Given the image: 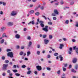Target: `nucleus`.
Listing matches in <instances>:
<instances>
[{
  "instance_id": "obj_1",
  "label": "nucleus",
  "mask_w": 78,
  "mask_h": 78,
  "mask_svg": "<svg viewBox=\"0 0 78 78\" xmlns=\"http://www.w3.org/2000/svg\"><path fill=\"white\" fill-rule=\"evenodd\" d=\"M8 66V64H4L3 65L2 70H7V67Z\"/></svg>"
},
{
  "instance_id": "obj_2",
  "label": "nucleus",
  "mask_w": 78,
  "mask_h": 78,
  "mask_svg": "<svg viewBox=\"0 0 78 78\" xmlns=\"http://www.w3.org/2000/svg\"><path fill=\"white\" fill-rule=\"evenodd\" d=\"M14 54L12 52H10L8 53L7 56H9L10 58H13V55Z\"/></svg>"
},
{
  "instance_id": "obj_3",
  "label": "nucleus",
  "mask_w": 78,
  "mask_h": 78,
  "mask_svg": "<svg viewBox=\"0 0 78 78\" xmlns=\"http://www.w3.org/2000/svg\"><path fill=\"white\" fill-rule=\"evenodd\" d=\"M14 24V23L12 22H9L7 23V25L9 27H12Z\"/></svg>"
},
{
  "instance_id": "obj_4",
  "label": "nucleus",
  "mask_w": 78,
  "mask_h": 78,
  "mask_svg": "<svg viewBox=\"0 0 78 78\" xmlns=\"http://www.w3.org/2000/svg\"><path fill=\"white\" fill-rule=\"evenodd\" d=\"M11 15L12 16H16V15H17V12H16V11H12L11 13Z\"/></svg>"
},
{
  "instance_id": "obj_5",
  "label": "nucleus",
  "mask_w": 78,
  "mask_h": 78,
  "mask_svg": "<svg viewBox=\"0 0 78 78\" xmlns=\"http://www.w3.org/2000/svg\"><path fill=\"white\" fill-rule=\"evenodd\" d=\"M36 68L38 71H40L42 70V67L41 66H36Z\"/></svg>"
},
{
  "instance_id": "obj_6",
  "label": "nucleus",
  "mask_w": 78,
  "mask_h": 78,
  "mask_svg": "<svg viewBox=\"0 0 78 78\" xmlns=\"http://www.w3.org/2000/svg\"><path fill=\"white\" fill-rule=\"evenodd\" d=\"M49 42V40H47V39H45L44 40V42L45 44H47Z\"/></svg>"
},
{
  "instance_id": "obj_7",
  "label": "nucleus",
  "mask_w": 78,
  "mask_h": 78,
  "mask_svg": "<svg viewBox=\"0 0 78 78\" xmlns=\"http://www.w3.org/2000/svg\"><path fill=\"white\" fill-rule=\"evenodd\" d=\"M15 37L16 39H19L20 37V35L19 34H16L15 35Z\"/></svg>"
},
{
  "instance_id": "obj_8",
  "label": "nucleus",
  "mask_w": 78,
  "mask_h": 78,
  "mask_svg": "<svg viewBox=\"0 0 78 78\" xmlns=\"http://www.w3.org/2000/svg\"><path fill=\"white\" fill-rule=\"evenodd\" d=\"M77 61V59H76V58H73L72 61L73 63H76Z\"/></svg>"
},
{
  "instance_id": "obj_9",
  "label": "nucleus",
  "mask_w": 78,
  "mask_h": 78,
  "mask_svg": "<svg viewBox=\"0 0 78 78\" xmlns=\"http://www.w3.org/2000/svg\"><path fill=\"white\" fill-rule=\"evenodd\" d=\"M31 55V52L30 51H28L27 52V56H29Z\"/></svg>"
},
{
  "instance_id": "obj_10",
  "label": "nucleus",
  "mask_w": 78,
  "mask_h": 78,
  "mask_svg": "<svg viewBox=\"0 0 78 78\" xmlns=\"http://www.w3.org/2000/svg\"><path fill=\"white\" fill-rule=\"evenodd\" d=\"M54 12L55 14H57V15L59 14L58 11V10L56 9L54 11Z\"/></svg>"
},
{
  "instance_id": "obj_11",
  "label": "nucleus",
  "mask_w": 78,
  "mask_h": 78,
  "mask_svg": "<svg viewBox=\"0 0 78 78\" xmlns=\"http://www.w3.org/2000/svg\"><path fill=\"white\" fill-rule=\"evenodd\" d=\"M31 45H32V42L31 41H29L28 43V47H30L31 46Z\"/></svg>"
},
{
  "instance_id": "obj_12",
  "label": "nucleus",
  "mask_w": 78,
  "mask_h": 78,
  "mask_svg": "<svg viewBox=\"0 0 78 78\" xmlns=\"http://www.w3.org/2000/svg\"><path fill=\"white\" fill-rule=\"evenodd\" d=\"M2 37H6V38H8L9 37L8 36L6 35V34H5V33L3 34Z\"/></svg>"
},
{
  "instance_id": "obj_13",
  "label": "nucleus",
  "mask_w": 78,
  "mask_h": 78,
  "mask_svg": "<svg viewBox=\"0 0 78 78\" xmlns=\"http://www.w3.org/2000/svg\"><path fill=\"white\" fill-rule=\"evenodd\" d=\"M60 47H59L60 49H62V47H64V44H60Z\"/></svg>"
},
{
  "instance_id": "obj_14",
  "label": "nucleus",
  "mask_w": 78,
  "mask_h": 78,
  "mask_svg": "<svg viewBox=\"0 0 78 78\" xmlns=\"http://www.w3.org/2000/svg\"><path fill=\"white\" fill-rule=\"evenodd\" d=\"M42 30L45 31V32H47L48 31V29L46 28H43L42 29Z\"/></svg>"
},
{
  "instance_id": "obj_15",
  "label": "nucleus",
  "mask_w": 78,
  "mask_h": 78,
  "mask_svg": "<svg viewBox=\"0 0 78 78\" xmlns=\"http://www.w3.org/2000/svg\"><path fill=\"white\" fill-rule=\"evenodd\" d=\"M5 29H6V28H5V27H2L1 28V30L2 31H4V30H5Z\"/></svg>"
},
{
  "instance_id": "obj_16",
  "label": "nucleus",
  "mask_w": 78,
  "mask_h": 78,
  "mask_svg": "<svg viewBox=\"0 0 78 78\" xmlns=\"http://www.w3.org/2000/svg\"><path fill=\"white\" fill-rule=\"evenodd\" d=\"M69 21L68 20H66L65 22L66 24H69Z\"/></svg>"
},
{
  "instance_id": "obj_17",
  "label": "nucleus",
  "mask_w": 78,
  "mask_h": 78,
  "mask_svg": "<svg viewBox=\"0 0 78 78\" xmlns=\"http://www.w3.org/2000/svg\"><path fill=\"white\" fill-rule=\"evenodd\" d=\"M53 37V36H52V35H49V38L50 39H52V38Z\"/></svg>"
},
{
  "instance_id": "obj_18",
  "label": "nucleus",
  "mask_w": 78,
  "mask_h": 78,
  "mask_svg": "<svg viewBox=\"0 0 78 78\" xmlns=\"http://www.w3.org/2000/svg\"><path fill=\"white\" fill-rule=\"evenodd\" d=\"M59 58H60V61H62V60H63V59L62 58V56L61 55H60L59 56Z\"/></svg>"
},
{
  "instance_id": "obj_19",
  "label": "nucleus",
  "mask_w": 78,
  "mask_h": 78,
  "mask_svg": "<svg viewBox=\"0 0 78 78\" xmlns=\"http://www.w3.org/2000/svg\"><path fill=\"white\" fill-rule=\"evenodd\" d=\"M15 76H20V74H19L18 73H16L15 74Z\"/></svg>"
},
{
  "instance_id": "obj_20",
  "label": "nucleus",
  "mask_w": 78,
  "mask_h": 78,
  "mask_svg": "<svg viewBox=\"0 0 78 78\" xmlns=\"http://www.w3.org/2000/svg\"><path fill=\"white\" fill-rule=\"evenodd\" d=\"M40 8L41 9L43 10V9H44V6H40Z\"/></svg>"
},
{
  "instance_id": "obj_21",
  "label": "nucleus",
  "mask_w": 78,
  "mask_h": 78,
  "mask_svg": "<svg viewBox=\"0 0 78 78\" xmlns=\"http://www.w3.org/2000/svg\"><path fill=\"white\" fill-rule=\"evenodd\" d=\"M75 27H78V22H76Z\"/></svg>"
},
{
  "instance_id": "obj_22",
  "label": "nucleus",
  "mask_w": 78,
  "mask_h": 78,
  "mask_svg": "<svg viewBox=\"0 0 78 78\" xmlns=\"http://www.w3.org/2000/svg\"><path fill=\"white\" fill-rule=\"evenodd\" d=\"M30 22H31V23L32 25L34 24V20H33L32 21H30Z\"/></svg>"
},
{
  "instance_id": "obj_23",
  "label": "nucleus",
  "mask_w": 78,
  "mask_h": 78,
  "mask_svg": "<svg viewBox=\"0 0 78 78\" xmlns=\"http://www.w3.org/2000/svg\"><path fill=\"white\" fill-rule=\"evenodd\" d=\"M71 72H73L74 73H76V71L75 70H74V69H71Z\"/></svg>"
},
{
  "instance_id": "obj_24",
  "label": "nucleus",
  "mask_w": 78,
  "mask_h": 78,
  "mask_svg": "<svg viewBox=\"0 0 78 78\" xmlns=\"http://www.w3.org/2000/svg\"><path fill=\"white\" fill-rule=\"evenodd\" d=\"M34 13V10H31L30 12V14H33Z\"/></svg>"
},
{
  "instance_id": "obj_25",
  "label": "nucleus",
  "mask_w": 78,
  "mask_h": 78,
  "mask_svg": "<svg viewBox=\"0 0 78 78\" xmlns=\"http://www.w3.org/2000/svg\"><path fill=\"white\" fill-rule=\"evenodd\" d=\"M40 25L41 27L42 28H44V24L43 23H41L40 24Z\"/></svg>"
},
{
  "instance_id": "obj_26",
  "label": "nucleus",
  "mask_w": 78,
  "mask_h": 78,
  "mask_svg": "<svg viewBox=\"0 0 78 78\" xmlns=\"http://www.w3.org/2000/svg\"><path fill=\"white\" fill-rule=\"evenodd\" d=\"M76 53H77V55H78V48H76Z\"/></svg>"
},
{
  "instance_id": "obj_27",
  "label": "nucleus",
  "mask_w": 78,
  "mask_h": 78,
  "mask_svg": "<svg viewBox=\"0 0 78 78\" xmlns=\"http://www.w3.org/2000/svg\"><path fill=\"white\" fill-rule=\"evenodd\" d=\"M5 63H6V64H8L9 62V60H6L5 61Z\"/></svg>"
},
{
  "instance_id": "obj_28",
  "label": "nucleus",
  "mask_w": 78,
  "mask_h": 78,
  "mask_svg": "<svg viewBox=\"0 0 78 78\" xmlns=\"http://www.w3.org/2000/svg\"><path fill=\"white\" fill-rule=\"evenodd\" d=\"M31 71H29L27 72V74H28V75H30V74L31 73Z\"/></svg>"
},
{
  "instance_id": "obj_29",
  "label": "nucleus",
  "mask_w": 78,
  "mask_h": 78,
  "mask_svg": "<svg viewBox=\"0 0 78 78\" xmlns=\"http://www.w3.org/2000/svg\"><path fill=\"white\" fill-rule=\"evenodd\" d=\"M27 39H28V40H31V37L30 36L27 37Z\"/></svg>"
},
{
  "instance_id": "obj_30",
  "label": "nucleus",
  "mask_w": 78,
  "mask_h": 78,
  "mask_svg": "<svg viewBox=\"0 0 78 78\" xmlns=\"http://www.w3.org/2000/svg\"><path fill=\"white\" fill-rule=\"evenodd\" d=\"M23 54V51L20 52V55L21 56Z\"/></svg>"
},
{
  "instance_id": "obj_31",
  "label": "nucleus",
  "mask_w": 78,
  "mask_h": 78,
  "mask_svg": "<svg viewBox=\"0 0 78 78\" xmlns=\"http://www.w3.org/2000/svg\"><path fill=\"white\" fill-rule=\"evenodd\" d=\"M12 71L14 72V73H16V72H17V70L16 69L13 70Z\"/></svg>"
},
{
  "instance_id": "obj_32",
  "label": "nucleus",
  "mask_w": 78,
  "mask_h": 78,
  "mask_svg": "<svg viewBox=\"0 0 78 78\" xmlns=\"http://www.w3.org/2000/svg\"><path fill=\"white\" fill-rule=\"evenodd\" d=\"M37 55H40V51H37Z\"/></svg>"
},
{
  "instance_id": "obj_33",
  "label": "nucleus",
  "mask_w": 78,
  "mask_h": 78,
  "mask_svg": "<svg viewBox=\"0 0 78 78\" xmlns=\"http://www.w3.org/2000/svg\"><path fill=\"white\" fill-rule=\"evenodd\" d=\"M75 69L76 70H77L78 69V65H76L75 67Z\"/></svg>"
},
{
  "instance_id": "obj_34",
  "label": "nucleus",
  "mask_w": 78,
  "mask_h": 78,
  "mask_svg": "<svg viewBox=\"0 0 78 78\" xmlns=\"http://www.w3.org/2000/svg\"><path fill=\"white\" fill-rule=\"evenodd\" d=\"M46 69L49 71H50L51 70V69L49 67H47Z\"/></svg>"
},
{
  "instance_id": "obj_35",
  "label": "nucleus",
  "mask_w": 78,
  "mask_h": 78,
  "mask_svg": "<svg viewBox=\"0 0 78 78\" xmlns=\"http://www.w3.org/2000/svg\"><path fill=\"white\" fill-rule=\"evenodd\" d=\"M62 69H63V71L64 72H65L66 70V68L63 67L62 68Z\"/></svg>"
},
{
  "instance_id": "obj_36",
  "label": "nucleus",
  "mask_w": 78,
  "mask_h": 78,
  "mask_svg": "<svg viewBox=\"0 0 78 78\" xmlns=\"http://www.w3.org/2000/svg\"><path fill=\"white\" fill-rule=\"evenodd\" d=\"M39 12H37L35 13V15H36V16H39Z\"/></svg>"
},
{
  "instance_id": "obj_37",
  "label": "nucleus",
  "mask_w": 78,
  "mask_h": 78,
  "mask_svg": "<svg viewBox=\"0 0 78 78\" xmlns=\"http://www.w3.org/2000/svg\"><path fill=\"white\" fill-rule=\"evenodd\" d=\"M60 73H61V70H59L57 72V74L59 75V74H60Z\"/></svg>"
},
{
  "instance_id": "obj_38",
  "label": "nucleus",
  "mask_w": 78,
  "mask_h": 78,
  "mask_svg": "<svg viewBox=\"0 0 78 78\" xmlns=\"http://www.w3.org/2000/svg\"><path fill=\"white\" fill-rule=\"evenodd\" d=\"M58 55V53H55L54 54V55L55 56H56Z\"/></svg>"
},
{
  "instance_id": "obj_39",
  "label": "nucleus",
  "mask_w": 78,
  "mask_h": 78,
  "mask_svg": "<svg viewBox=\"0 0 78 78\" xmlns=\"http://www.w3.org/2000/svg\"><path fill=\"white\" fill-rule=\"evenodd\" d=\"M2 5H3V6H6V4L5 2H3Z\"/></svg>"
},
{
  "instance_id": "obj_40",
  "label": "nucleus",
  "mask_w": 78,
  "mask_h": 78,
  "mask_svg": "<svg viewBox=\"0 0 78 78\" xmlns=\"http://www.w3.org/2000/svg\"><path fill=\"white\" fill-rule=\"evenodd\" d=\"M51 16H56V14L54 13H52L51 14Z\"/></svg>"
},
{
  "instance_id": "obj_41",
  "label": "nucleus",
  "mask_w": 78,
  "mask_h": 78,
  "mask_svg": "<svg viewBox=\"0 0 78 78\" xmlns=\"http://www.w3.org/2000/svg\"><path fill=\"white\" fill-rule=\"evenodd\" d=\"M47 37V35H44L43 36V38H45V37Z\"/></svg>"
},
{
  "instance_id": "obj_42",
  "label": "nucleus",
  "mask_w": 78,
  "mask_h": 78,
  "mask_svg": "<svg viewBox=\"0 0 78 78\" xmlns=\"http://www.w3.org/2000/svg\"><path fill=\"white\" fill-rule=\"evenodd\" d=\"M0 14H1V15H3V11H1L0 12Z\"/></svg>"
},
{
  "instance_id": "obj_43",
  "label": "nucleus",
  "mask_w": 78,
  "mask_h": 78,
  "mask_svg": "<svg viewBox=\"0 0 78 78\" xmlns=\"http://www.w3.org/2000/svg\"><path fill=\"white\" fill-rule=\"evenodd\" d=\"M2 60H5V57L4 56H2Z\"/></svg>"
},
{
  "instance_id": "obj_44",
  "label": "nucleus",
  "mask_w": 78,
  "mask_h": 78,
  "mask_svg": "<svg viewBox=\"0 0 78 78\" xmlns=\"http://www.w3.org/2000/svg\"><path fill=\"white\" fill-rule=\"evenodd\" d=\"M42 16V17H43V18H44L45 20H47V17H45V16Z\"/></svg>"
},
{
  "instance_id": "obj_45",
  "label": "nucleus",
  "mask_w": 78,
  "mask_h": 78,
  "mask_svg": "<svg viewBox=\"0 0 78 78\" xmlns=\"http://www.w3.org/2000/svg\"><path fill=\"white\" fill-rule=\"evenodd\" d=\"M48 24L49 25H52V23H51V22H48Z\"/></svg>"
},
{
  "instance_id": "obj_46",
  "label": "nucleus",
  "mask_w": 78,
  "mask_h": 78,
  "mask_svg": "<svg viewBox=\"0 0 78 78\" xmlns=\"http://www.w3.org/2000/svg\"><path fill=\"white\" fill-rule=\"evenodd\" d=\"M64 67H66L67 66V63L65 64H64Z\"/></svg>"
},
{
  "instance_id": "obj_47",
  "label": "nucleus",
  "mask_w": 78,
  "mask_h": 78,
  "mask_svg": "<svg viewBox=\"0 0 78 78\" xmlns=\"http://www.w3.org/2000/svg\"><path fill=\"white\" fill-rule=\"evenodd\" d=\"M22 68H25V67H26V66L25 65H23L22 66Z\"/></svg>"
},
{
  "instance_id": "obj_48",
  "label": "nucleus",
  "mask_w": 78,
  "mask_h": 78,
  "mask_svg": "<svg viewBox=\"0 0 78 78\" xmlns=\"http://www.w3.org/2000/svg\"><path fill=\"white\" fill-rule=\"evenodd\" d=\"M39 22L40 23H44V22H43V21H39Z\"/></svg>"
},
{
  "instance_id": "obj_49",
  "label": "nucleus",
  "mask_w": 78,
  "mask_h": 78,
  "mask_svg": "<svg viewBox=\"0 0 78 78\" xmlns=\"http://www.w3.org/2000/svg\"><path fill=\"white\" fill-rule=\"evenodd\" d=\"M53 20H56V17H53Z\"/></svg>"
},
{
  "instance_id": "obj_50",
  "label": "nucleus",
  "mask_w": 78,
  "mask_h": 78,
  "mask_svg": "<svg viewBox=\"0 0 78 78\" xmlns=\"http://www.w3.org/2000/svg\"><path fill=\"white\" fill-rule=\"evenodd\" d=\"M60 3L61 4V5H63V4H64V2H63V1H62Z\"/></svg>"
},
{
  "instance_id": "obj_51",
  "label": "nucleus",
  "mask_w": 78,
  "mask_h": 78,
  "mask_svg": "<svg viewBox=\"0 0 78 78\" xmlns=\"http://www.w3.org/2000/svg\"><path fill=\"white\" fill-rule=\"evenodd\" d=\"M74 4V2H72L70 3V5H73Z\"/></svg>"
},
{
  "instance_id": "obj_52",
  "label": "nucleus",
  "mask_w": 78,
  "mask_h": 78,
  "mask_svg": "<svg viewBox=\"0 0 78 78\" xmlns=\"http://www.w3.org/2000/svg\"><path fill=\"white\" fill-rule=\"evenodd\" d=\"M4 41H5V40H4V39H3L2 41H1V43H3L4 42Z\"/></svg>"
},
{
  "instance_id": "obj_53",
  "label": "nucleus",
  "mask_w": 78,
  "mask_h": 78,
  "mask_svg": "<svg viewBox=\"0 0 78 78\" xmlns=\"http://www.w3.org/2000/svg\"><path fill=\"white\" fill-rule=\"evenodd\" d=\"M7 51H11V49H7Z\"/></svg>"
},
{
  "instance_id": "obj_54",
  "label": "nucleus",
  "mask_w": 78,
  "mask_h": 78,
  "mask_svg": "<svg viewBox=\"0 0 78 78\" xmlns=\"http://www.w3.org/2000/svg\"><path fill=\"white\" fill-rule=\"evenodd\" d=\"M37 48H40V45L39 44H38L37 46Z\"/></svg>"
},
{
  "instance_id": "obj_55",
  "label": "nucleus",
  "mask_w": 78,
  "mask_h": 78,
  "mask_svg": "<svg viewBox=\"0 0 78 78\" xmlns=\"http://www.w3.org/2000/svg\"><path fill=\"white\" fill-rule=\"evenodd\" d=\"M34 73L35 75H37V72L36 71H35Z\"/></svg>"
},
{
  "instance_id": "obj_56",
  "label": "nucleus",
  "mask_w": 78,
  "mask_h": 78,
  "mask_svg": "<svg viewBox=\"0 0 78 78\" xmlns=\"http://www.w3.org/2000/svg\"><path fill=\"white\" fill-rule=\"evenodd\" d=\"M59 42H62V39H59L58 40Z\"/></svg>"
},
{
  "instance_id": "obj_57",
  "label": "nucleus",
  "mask_w": 78,
  "mask_h": 78,
  "mask_svg": "<svg viewBox=\"0 0 78 78\" xmlns=\"http://www.w3.org/2000/svg\"><path fill=\"white\" fill-rule=\"evenodd\" d=\"M7 72L9 73H11V71H10V70H9L7 71Z\"/></svg>"
},
{
  "instance_id": "obj_58",
  "label": "nucleus",
  "mask_w": 78,
  "mask_h": 78,
  "mask_svg": "<svg viewBox=\"0 0 78 78\" xmlns=\"http://www.w3.org/2000/svg\"><path fill=\"white\" fill-rule=\"evenodd\" d=\"M72 41H73V42H76V40L75 39H73Z\"/></svg>"
},
{
  "instance_id": "obj_59",
  "label": "nucleus",
  "mask_w": 78,
  "mask_h": 78,
  "mask_svg": "<svg viewBox=\"0 0 78 78\" xmlns=\"http://www.w3.org/2000/svg\"><path fill=\"white\" fill-rule=\"evenodd\" d=\"M72 51H69L68 52L69 54V55L71 54V53H72Z\"/></svg>"
},
{
  "instance_id": "obj_60",
  "label": "nucleus",
  "mask_w": 78,
  "mask_h": 78,
  "mask_svg": "<svg viewBox=\"0 0 78 78\" xmlns=\"http://www.w3.org/2000/svg\"><path fill=\"white\" fill-rule=\"evenodd\" d=\"M3 76H5L6 75V73H2Z\"/></svg>"
},
{
  "instance_id": "obj_61",
  "label": "nucleus",
  "mask_w": 78,
  "mask_h": 78,
  "mask_svg": "<svg viewBox=\"0 0 78 78\" xmlns=\"http://www.w3.org/2000/svg\"><path fill=\"white\" fill-rule=\"evenodd\" d=\"M69 51H72V48H69Z\"/></svg>"
},
{
  "instance_id": "obj_62",
  "label": "nucleus",
  "mask_w": 78,
  "mask_h": 78,
  "mask_svg": "<svg viewBox=\"0 0 78 78\" xmlns=\"http://www.w3.org/2000/svg\"><path fill=\"white\" fill-rule=\"evenodd\" d=\"M25 47L24 46H22L21 47V49H24Z\"/></svg>"
},
{
  "instance_id": "obj_63",
  "label": "nucleus",
  "mask_w": 78,
  "mask_h": 78,
  "mask_svg": "<svg viewBox=\"0 0 78 78\" xmlns=\"http://www.w3.org/2000/svg\"><path fill=\"white\" fill-rule=\"evenodd\" d=\"M16 47L17 49H19V48H20V47L19 46H17Z\"/></svg>"
},
{
  "instance_id": "obj_64",
  "label": "nucleus",
  "mask_w": 78,
  "mask_h": 78,
  "mask_svg": "<svg viewBox=\"0 0 78 78\" xmlns=\"http://www.w3.org/2000/svg\"><path fill=\"white\" fill-rule=\"evenodd\" d=\"M69 68L70 69V68H72V65H70L69 66Z\"/></svg>"
}]
</instances>
